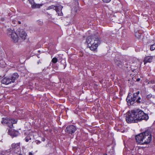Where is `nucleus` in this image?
<instances>
[{"mask_svg": "<svg viewBox=\"0 0 155 155\" xmlns=\"http://www.w3.org/2000/svg\"><path fill=\"white\" fill-rule=\"evenodd\" d=\"M43 5V4H36L35 5V7L36 8H40Z\"/></svg>", "mask_w": 155, "mask_h": 155, "instance_id": "obj_22", "label": "nucleus"}, {"mask_svg": "<svg viewBox=\"0 0 155 155\" xmlns=\"http://www.w3.org/2000/svg\"><path fill=\"white\" fill-rule=\"evenodd\" d=\"M57 8V5L54 6V5H51L50 6L48 7V9H53L54 10H55Z\"/></svg>", "mask_w": 155, "mask_h": 155, "instance_id": "obj_20", "label": "nucleus"}, {"mask_svg": "<svg viewBox=\"0 0 155 155\" xmlns=\"http://www.w3.org/2000/svg\"><path fill=\"white\" fill-rule=\"evenodd\" d=\"M86 42L88 44L87 46L92 51L96 49L98 45L101 43L97 35L88 37L86 39Z\"/></svg>", "mask_w": 155, "mask_h": 155, "instance_id": "obj_2", "label": "nucleus"}, {"mask_svg": "<svg viewBox=\"0 0 155 155\" xmlns=\"http://www.w3.org/2000/svg\"><path fill=\"white\" fill-rule=\"evenodd\" d=\"M37 23L38 24L40 25H42L43 24V22L42 21L39 20L37 21Z\"/></svg>", "mask_w": 155, "mask_h": 155, "instance_id": "obj_26", "label": "nucleus"}, {"mask_svg": "<svg viewBox=\"0 0 155 155\" xmlns=\"http://www.w3.org/2000/svg\"><path fill=\"white\" fill-rule=\"evenodd\" d=\"M149 118L147 114L145 113L141 110L137 109L132 110L126 118L128 123H136L144 120H147Z\"/></svg>", "mask_w": 155, "mask_h": 155, "instance_id": "obj_1", "label": "nucleus"}, {"mask_svg": "<svg viewBox=\"0 0 155 155\" xmlns=\"http://www.w3.org/2000/svg\"><path fill=\"white\" fill-rule=\"evenodd\" d=\"M12 130L9 129L8 130V133L9 135H10L11 136H12L13 137H16L17 136V135L15 134V133H13L12 132Z\"/></svg>", "mask_w": 155, "mask_h": 155, "instance_id": "obj_16", "label": "nucleus"}, {"mask_svg": "<svg viewBox=\"0 0 155 155\" xmlns=\"http://www.w3.org/2000/svg\"><path fill=\"white\" fill-rule=\"evenodd\" d=\"M139 93V91H138L136 93H134L133 94L132 97L135 100L137 99V97H138V95Z\"/></svg>", "mask_w": 155, "mask_h": 155, "instance_id": "obj_15", "label": "nucleus"}, {"mask_svg": "<svg viewBox=\"0 0 155 155\" xmlns=\"http://www.w3.org/2000/svg\"><path fill=\"white\" fill-rule=\"evenodd\" d=\"M10 152V150H6L5 151H2L1 152H0V155H5L6 153H8Z\"/></svg>", "mask_w": 155, "mask_h": 155, "instance_id": "obj_18", "label": "nucleus"}, {"mask_svg": "<svg viewBox=\"0 0 155 155\" xmlns=\"http://www.w3.org/2000/svg\"><path fill=\"white\" fill-rule=\"evenodd\" d=\"M153 57L152 56H147L146 57L143 61L144 64L147 62H151L152 61Z\"/></svg>", "mask_w": 155, "mask_h": 155, "instance_id": "obj_13", "label": "nucleus"}, {"mask_svg": "<svg viewBox=\"0 0 155 155\" xmlns=\"http://www.w3.org/2000/svg\"><path fill=\"white\" fill-rule=\"evenodd\" d=\"M143 133L137 135L135 137L137 143L140 144H144Z\"/></svg>", "mask_w": 155, "mask_h": 155, "instance_id": "obj_7", "label": "nucleus"}, {"mask_svg": "<svg viewBox=\"0 0 155 155\" xmlns=\"http://www.w3.org/2000/svg\"><path fill=\"white\" fill-rule=\"evenodd\" d=\"M130 93H129L126 99L127 104L129 106L133 104L136 102V100L130 95Z\"/></svg>", "mask_w": 155, "mask_h": 155, "instance_id": "obj_8", "label": "nucleus"}, {"mask_svg": "<svg viewBox=\"0 0 155 155\" xmlns=\"http://www.w3.org/2000/svg\"><path fill=\"white\" fill-rule=\"evenodd\" d=\"M140 78H139L137 79V81H140Z\"/></svg>", "mask_w": 155, "mask_h": 155, "instance_id": "obj_34", "label": "nucleus"}, {"mask_svg": "<svg viewBox=\"0 0 155 155\" xmlns=\"http://www.w3.org/2000/svg\"><path fill=\"white\" fill-rule=\"evenodd\" d=\"M41 140L43 141H44L45 140V139L44 138H42L41 139Z\"/></svg>", "mask_w": 155, "mask_h": 155, "instance_id": "obj_32", "label": "nucleus"}, {"mask_svg": "<svg viewBox=\"0 0 155 155\" xmlns=\"http://www.w3.org/2000/svg\"><path fill=\"white\" fill-rule=\"evenodd\" d=\"M109 153H110V155H114V149L113 147H112L111 151H109Z\"/></svg>", "mask_w": 155, "mask_h": 155, "instance_id": "obj_19", "label": "nucleus"}, {"mask_svg": "<svg viewBox=\"0 0 155 155\" xmlns=\"http://www.w3.org/2000/svg\"><path fill=\"white\" fill-rule=\"evenodd\" d=\"M111 1V0H107V3L110 2Z\"/></svg>", "mask_w": 155, "mask_h": 155, "instance_id": "obj_37", "label": "nucleus"}, {"mask_svg": "<svg viewBox=\"0 0 155 155\" xmlns=\"http://www.w3.org/2000/svg\"><path fill=\"white\" fill-rule=\"evenodd\" d=\"M155 49V43L151 45L150 48V50L151 51H153Z\"/></svg>", "mask_w": 155, "mask_h": 155, "instance_id": "obj_23", "label": "nucleus"}, {"mask_svg": "<svg viewBox=\"0 0 155 155\" xmlns=\"http://www.w3.org/2000/svg\"><path fill=\"white\" fill-rule=\"evenodd\" d=\"M115 64L118 66H120L122 65V62L120 61L116 60L115 61Z\"/></svg>", "mask_w": 155, "mask_h": 155, "instance_id": "obj_17", "label": "nucleus"}, {"mask_svg": "<svg viewBox=\"0 0 155 155\" xmlns=\"http://www.w3.org/2000/svg\"><path fill=\"white\" fill-rule=\"evenodd\" d=\"M12 81L10 78H5L2 80L1 83L3 84L7 85L11 83L12 82Z\"/></svg>", "mask_w": 155, "mask_h": 155, "instance_id": "obj_10", "label": "nucleus"}, {"mask_svg": "<svg viewBox=\"0 0 155 155\" xmlns=\"http://www.w3.org/2000/svg\"><path fill=\"white\" fill-rule=\"evenodd\" d=\"M143 140L144 144H148L150 143L152 140V135L150 132L147 130L143 132Z\"/></svg>", "mask_w": 155, "mask_h": 155, "instance_id": "obj_4", "label": "nucleus"}, {"mask_svg": "<svg viewBox=\"0 0 155 155\" xmlns=\"http://www.w3.org/2000/svg\"><path fill=\"white\" fill-rule=\"evenodd\" d=\"M52 62L54 63H56L58 61V59L56 58H54L52 60Z\"/></svg>", "mask_w": 155, "mask_h": 155, "instance_id": "obj_24", "label": "nucleus"}, {"mask_svg": "<svg viewBox=\"0 0 155 155\" xmlns=\"http://www.w3.org/2000/svg\"><path fill=\"white\" fill-rule=\"evenodd\" d=\"M76 128L73 125L67 126L65 130L66 133L69 134H72L76 130Z\"/></svg>", "mask_w": 155, "mask_h": 155, "instance_id": "obj_6", "label": "nucleus"}, {"mask_svg": "<svg viewBox=\"0 0 155 155\" xmlns=\"http://www.w3.org/2000/svg\"><path fill=\"white\" fill-rule=\"evenodd\" d=\"M35 142L37 144H38L41 143V142L38 140H36Z\"/></svg>", "mask_w": 155, "mask_h": 155, "instance_id": "obj_29", "label": "nucleus"}, {"mask_svg": "<svg viewBox=\"0 0 155 155\" xmlns=\"http://www.w3.org/2000/svg\"><path fill=\"white\" fill-rule=\"evenodd\" d=\"M39 63H41V62H40V61H39L38 62V64Z\"/></svg>", "mask_w": 155, "mask_h": 155, "instance_id": "obj_38", "label": "nucleus"}, {"mask_svg": "<svg viewBox=\"0 0 155 155\" xmlns=\"http://www.w3.org/2000/svg\"><path fill=\"white\" fill-rule=\"evenodd\" d=\"M28 137H27L25 138V141L26 142H28L29 140H31V138H29Z\"/></svg>", "mask_w": 155, "mask_h": 155, "instance_id": "obj_28", "label": "nucleus"}, {"mask_svg": "<svg viewBox=\"0 0 155 155\" xmlns=\"http://www.w3.org/2000/svg\"><path fill=\"white\" fill-rule=\"evenodd\" d=\"M17 32H18V35L20 38L23 40L25 39L27 34L24 31L18 29Z\"/></svg>", "mask_w": 155, "mask_h": 155, "instance_id": "obj_9", "label": "nucleus"}, {"mask_svg": "<svg viewBox=\"0 0 155 155\" xmlns=\"http://www.w3.org/2000/svg\"><path fill=\"white\" fill-rule=\"evenodd\" d=\"M153 96V97H155V96H154V95L153 96L151 94H149L148 95H147V96L146 97L147 99H150V98H151V97H152Z\"/></svg>", "mask_w": 155, "mask_h": 155, "instance_id": "obj_21", "label": "nucleus"}, {"mask_svg": "<svg viewBox=\"0 0 155 155\" xmlns=\"http://www.w3.org/2000/svg\"><path fill=\"white\" fill-rule=\"evenodd\" d=\"M18 24H21V21H18Z\"/></svg>", "mask_w": 155, "mask_h": 155, "instance_id": "obj_36", "label": "nucleus"}, {"mask_svg": "<svg viewBox=\"0 0 155 155\" xmlns=\"http://www.w3.org/2000/svg\"><path fill=\"white\" fill-rule=\"evenodd\" d=\"M19 75L17 73H15L11 76L10 78L12 80V82H14L15 80H16L18 77Z\"/></svg>", "mask_w": 155, "mask_h": 155, "instance_id": "obj_12", "label": "nucleus"}, {"mask_svg": "<svg viewBox=\"0 0 155 155\" xmlns=\"http://www.w3.org/2000/svg\"><path fill=\"white\" fill-rule=\"evenodd\" d=\"M19 155H21V154H20H20H19Z\"/></svg>", "mask_w": 155, "mask_h": 155, "instance_id": "obj_40", "label": "nucleus"}, {"mask_svg": "<svg viewBox=\"0 0 155 155\" xmlns=\"http://www.w3.org/2000/svg\"><path fill=\"white\" fill-rule=\"evenodd\" d=\"M155 83V81L154 80H152L148 82V84H153Z\"/></svg>", "mask_w": 155, "mask_h": 155, "instance_id": "obj_27", "label": "nucleus"}, {"mask_svg": "<svg viewBox=\"0 0 155 155\" xmlns=\"http://www.w3.org/2000/svg\"><path fill=\"white\" fill-rule=\"evenodd\" d=\"M28 1L31 4H32L33 2V0H28Z\"/></svg>", "mask_w": 155, "mask_h": 155, "instance_id": "obj_31", "label": "nucleus"}, {"mask_svg": "<svg viewBox=\"0 0 155 155\" xmlns=\"http://www.w3.org/2000/svg\"><path fill=\"white\" fill-rule=\"evenodd\" d=\"M12 23L14 24H16V23L17 22V21L15 20H13L12 21Z\"/></svg>", "mask_w": 155, "mask_h": 155, "instance_id": "obj_30", "label": "nucleus"}, {"mask_svg": "<svg viewBox=\"0 0 155 155\" xmlns=\"http://www.w3.org/2000/svg\"><path fill=\"white\" fill-rule=\"evenodd\" d=\"M103 2H107V0H102Z\"/></svg>", "mask_w": 155, "mask_h": 155, "instance_id": "obj_35", "label": "nucleus"}, {"mask_svg": "<svg viewBox=\"0 0 155 155\" xmlns=\"http://www.w3.org/2000/svg\"><path fill=\"white\" fill-rule=\"evenodd\" d=\"M29 155H32V153L31 152H29Z\"/></svg>", "mask_w": 155, "mask_h": 155, "instance_id": "obj_33", "label": "nucleus"}, {"mask_svg": "<svg viewBox=\"0 0 155 155\" xmlns=\"http://www.w3.org/2000/svg\"><path fill=\"white\" fill-rule=\"evenodd\" d=\"M141 97H139L136 100V102H137V103H141V101H140L141 100Z\"/></svg>", "mask_w": 155, "mask_h": 155, "instance_id": "obj_25", "label": "nucleus"}, {"mask_svg": "<svg viewBox=\"0 0 155 155\" xmlns=\"http://www.w3.org/2000/svg\"><path fill=\"white\" fill-rule=\"evenodd\" d=\"M104 155H107V154L106 153H105V154H104Z\"/></svg>", "mask_w": 155, "mask_h": 155, "instance_id": "obj_39", "label": "nucleus"}, {"mask_svg": "<svg viewBox=\"0 0 155 155\" xmlns=\"http://www.w3.org/2000/svg\"><path fill=\"white\" fill-rule=\"evenodd\" d=\"M63 8V7L61 5H57V8L55 10L58 13V16H62L63 14L61 12V10Z\"/></svg>", "mask_w": 155, "mask_h": 155, "instance_id": "obj_11", "label": "nucleus"}, {"mask_svg": "<svg viewBox=\"0 0 155 155\" xmlns=\"http://www.w3.org/2000/svg\"><path fill=\"white\" fill-rule=\"evenodd\" d=\"M20 143H13L12 145V148L15 149L17 148L18 149L20 147Z\"/></svg>", "mask_w": 155, "mask_h": 155, "instance_id": "obj_14", "label": "nucleus"}, {"mask_svg": "<svg viewBox=\"0 0 155 155\" xmlns=\"http://www.w3.org/2000/svg\"><path fill=\"white\" fill-rule=\"evenodd\" d=\"M7 34L8 36L11 37L12 41L15 43L18 42V37L15 31L10 29H8L7 30Z\"/></svg>", "mask_w": 155, "mask_h": 155, "instance_id": "obj_5", "label": "nucleus"}, {"mask_svg": "<svg viewBox=\"0 0 155 155\" xmlns=\"http://www.w3.org/2000/svg\"><path fill=\"white\" fill-rule=\"evenodd\" d=\"M1 123L4 125H7L10 128H12L13 124L16 123L17 120L8 117H6L2 118Z\"/></svg>", "mask_w": 155, "mask_h": 155, "instance_id": "obj_3", "label": "nucleus"}]
</instances>
